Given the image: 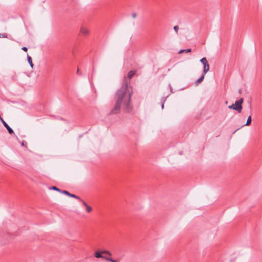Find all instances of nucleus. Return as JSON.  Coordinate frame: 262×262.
Returning a JSON list of instances; mask_svg holds the SVG:
<instances>
[{"label":"nucleus","instance_id":"1a4fd4ad","mask_svg":"<svg viewBox=\"0 0 262 262\" xmlns=\"http://www.w3.org/2000/svg\"><path fill=\"white\" fill-rule=\"evenodd\" d=\"M205 75V74H204V73H203L202 75L197 80H196L195 81V85H199L200 83H201L203 81V80L204 79Z\"/></svg>","mask_w":262,"mask_h":262},{"label":"nucleus","instance_id":"f3484780","mask_svg":"<svg viewBox=\"0 0 262 262\" xmlns=\"http://www.w3.org/2000/svg\"><path fill=\"white\" fill-rule=\"evenodd\" d=\"M228 108H230V109H233L234 110H235V108L234 104H232V105L229 106Z\"/></svg>","mask_w":262,"mask_h":262},{"label":"nucleus","instance_id":"4be33fe9","mask_svg":"<svg viewBox=\"0 0 262 262\" xmlns=\"http://www.w3.org/2000/svg\"><path fill=\"white\" fill-rule=\"evenodd\" d=\"M21 49L24 51L25 52H27L28 51V48L26 47H23Z\"/></svg>","mask_w":262,"mask_h":262},{"label":"nucleus","instance_id":"ddd939ff","mask_svg":"<svg viewBox=\"0 0 262 262\" xmlns=\"http://www.w3.org/2000/svg\"><path fill=\"white\" fill-rule=\"evenodd\" d=\"M191 51V49H184V50H181L179 52V54H181V53H182L183 52H185V53H188V52H190Z\"/></svg>","mask_w":262,"mask_h":262},{"label":"nucleus","instance_id":"f03ea898","mask_svg":"<svg viewBox=\"0 0 262 262\" xmlns=\"http://www.w3.org/2000/svg\"><path fill=\"white\" fill-rule=\"evenodd\" d=\"M200 62L203 64L204 74H206L209 70V64L206 57H203L200 60Z\"/></svg>","mask_w":262,"mask_h":262},{"label":"nucleus","instance_id":"b1692460","mask_svg":"<svg viewBox=\"0 0 262 262\" xmlns=\"http://www.w3.org/2000/svg\"><path fill=\"white\" fill-rule=\"evenodd\" d=\"M164 103H161V107L162 109L164 108Z\"/></svg>","mask_w":262,"mask_h":262},{"label":"nucleus","instance_id":"7ed1b4c3","mask_svg":"<svg viewBox=\"0 0 262 262\" xmlns=\"http://www.w3.org/2000/svg\"><path fill=\"white\" fill-rule=\"evenodd\" d=\"M244 101L243 98H241L238 100H236L235 102L234 106L235 108V111H236L238 113H241L243 107L242 103Z\"/></svg>","mask_w":262,"mask_h":262},{"label":"nucleus","instance_id":"412c9836","mask_svg":"<svg viewBox=\"0 0 262 262\" xmlns=\"http://www.w3.org/2000/svg\"><path fill=\"white\" fill-rule=\"evenodd\" d=\"M103 258L105 259V260H106L107 261H108V259H111L112 258L109 257H108V256H104V257H103Z\"/></svg>","mask_w":262,"mask_h":262},{"label":"nucleus","instance_id":"39448f33","mask_svg":"<svg viewBox=\"0 0 262 262\" xmlns=\"http://www.w3.org/2000/svg\"><path fill=\"white\" fill-rule=\"evenodd\" d=\"M62 193L66 194L70 197L76 199L77 200H79V201L81 200V199L78 196H77L75 194H74L70 193L69 191H68L67 190H63L62 191Z\"/></svg>","mask_w":262,"mask_h":262},{"label":"nucleus","instance_id":"a211bd4d","mask_svg":"<svg viewBox=\"0 0 262 262\" xmlns=\"http://www.w3.org/2000/svg\"><path fill=\"white\" fill-rule=\"evenodd\" d=\"M173 29L174 30V31L176 32L177 33H178V30H179V27L178 26H174L173 27Z\"/></svg>","mask_w":262,"mask_h":262},{"label":"nucleus","instance_id":"5701e85b","mask_svg":"<svg viewBox=\"0 0 262 262\" xmlns=\"http://www.w3.org/2000/svg\"><path fill=\"white\" fill-rule=\"evenodd\" d=\"M136 16H137L136 13H133L132 14V17H133L134 18H136Z\"/></svg>","mask_w":262,"mask_h":262},{"label":"nucleus","instance_id":"423d86ee","mask_svg":"<svg viewBox=\"0 0 262 262\" xmlns=\"http://www.w3.org/2000/svg\"><path fill=\"white\" fill-rule=\"evenodd\" d=\"M80 32L85 35H88L89 34V30L85 27L82 26L80 28Z\"/></svg>","mask_w":262,"mask_h":262},{"label":"nucleus","instance_id":"4468645a","mask_svg":"<svg viewBox=\"0 0 262 262\" xmlns=\"http://www.w3.org/2000/svg\"><path fill=\"white\" fill-rule=\"evenodd\" d=\"M51 189H52V190H56V191H59L61 193H62V190H60L58 188H57V187L56 186H52L51 188H50Z\"/></svg>","mask_w":262,"mask_h":262},{"label":"nucleus","instance_id":"0eeeda50","mask_svg":"<svg viewBox=\"0 0 262 262\" xmlns=\"http://www.w3.org/2000/svg\"><path fill=\"white\" fill-rule=\"evenodd\" d=\"M80 201L82 202L83 205L86 207V210L88 212H90L92 211V208L90 206H89L86 202H85L82 200L81 199V200Z\"/></svg>","mask_w":262,"mask_h":262},{"label":"nucleus","instance_id":"6ab92c4d","mask_svg":"<svg viewBox=\"0 0 262 262\" xmlns=\"http://www.w3.org/2000/svg\"><path fill=\"white\" fill-rule=\"evenodd\" d=\"M76 73H77V74H78L80 76L82 75V73L80 72L79 68H77Z\"/></svg>","mask_w":262,"mask_h":262},{"label":"nucleus","instance_id":"9b49d317","mask_svg":"<svg viewBox=\"0 0 262 262\" xmlns=\"http://www.w3.org/2000/svg\"><path fill=\"white\" fill-rule=\"evenodd\" d=\"M27 60L31 67L33 68L34 64L32 62V59L31 57L29 55H27Z\"/></svg>","mask_w":262,"mask_h":262},{"label":"nucleus","instance_id":"393cba45","mask_svg":"<svg viewBox=\"0 0 262 262\" xmlns=\"http://www.w3.org/2000/svg\"><path fill=\"white\" fill-rule=\"evenodd\" d=\"M95 72V70H94V68H93V70H92V72H93V74L94 73V72Z\"/></svg>","mask_w":262,"mask_h":262},{"label":"nucleus","instance_id":"f257e3e1","mask_svg":"<svg viewBox=\"0 0 262 262\" xmlns=\"http://www.w3.org/2000/svg\"><path fill=\"white\" fill-rule=\"evenodd\" d=\"M133 94V88L130 85V81L125 77L121 88L115 94L114 97L115 104L108 115L118 114L120 112L121 108L125 113H130L133 110V105L130 102Z\"/></svg>","mask_w":262,"mask_h":262},{"label":"nucleus","instance_id":"20e7f679","mask_svg":"<svg viewBox=\"0 0 262 262\" xmlns=\"http://www.w3.org/2000/svg\"><path fill=\"white\" fill-rule=\"evenodd\" d=\"M0 120L3 123L4 126L7 128L8 133L10 134H14L13 129L8 125V124L4 121L2 117L0 116Z\"/></svg>","mask_w":262,"mask_h":262},{"label":"nucleus","instance_id":"dca6fc26","mask_svg":"<svg viewBox=\"0 0 262 262\" xmlns=\"http://www.w3.org/2000/svg\"><path fill=\"white\" fill-rule=\"evenodd\" d=\"M168 96H167L166 97H162L161 99V103H165L166 100V98Z\"/></svg>","mask_w":262,"mask_h":262},{"label":"nucleus","instance_id":"2eb2a0df","mask_svg":"<svg viewBox=\"0 0 262 262\" xmlns=\"http://www.w3.org/2000/svg\"><path fill=\"white\" fill-rule=\"evenodd\" d=\"M101 252L102 254H106L109 256L112 255V253L107 250H103V251H101Z\"/></svg>","mask_w":262,"mask_h":262},{"label":"nucleus","instance_id":"6e6552de","mask_svg":"<svg viewBox=\"0 0 262 262\" xmlns=\"http://www.w3.org/2000/svg\"><path fill=\"white\" fill-rule=\"evenodd\" d=\"M136 71H130L127 74V78L126 79L130 81V79L134 76V75L136 74Z\"/></svg>","mask_w":262,"mask_h":262},{"label":"nucleus","instance_id":"aec40b11","mask_svg":"<svg viewBox=\"0 0 262 262\" xmlns=\"http://www.w3.org/2000/svg\"><path fill=\"white\" fill-rule=\"evenodd\" d=\"M108 261H111V262H119L118 260H114L112 258L108 259Z\"/></svg>","mask_w":262,"mask_h":262},{"label":"nucleus","instance_id":"f8f14e48","mask_svg":"<svg viewBox=\"0 0 262 262\" xmlns=\"http://www.w3.org/2000/svg\"><path fill=\"white\" fill-rule=\"evenodd\" d=\"M251 123V116H249L247 119V121L246 123L245 124V125H250Z\"/></svg>","mask_w":262,"mask_h":262},{"label":"nucleus","instance_id":"9d476101","mask_svg":"<svg viewBox=\"0 0 262 262\" xmlns=\"http://www.w3.org/2000/svg\"><path fill=\"white\" fill-rule=\"evenodd\" d=\"M94 256L96 258H103V257H104V255H102L101 251H97L95 252L94 254Z\"/></svg>","mask_w":262,"mask_h":262}]
</instances>
